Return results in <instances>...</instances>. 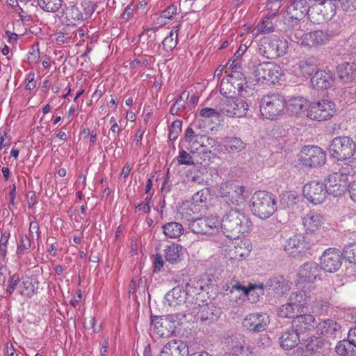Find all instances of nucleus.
<instances>
[{
	"label": "nucleus",
	"instance_id": "nucleus-53",
	"mask_svg": "<svg viewBox=\"0 0 356 356\" xmlns=\"http://www.w3.org/2000/svg\"><path fill=\"white\" fill-rule=\"evenodd\" d=\"M243 76L241 74H238V72H234L232 74L229 78L227 79V83H225L224 80L222 81V85L224 86L225 84L228 85L230 83L235 88L237 89L238 93H241L243 90L244 81L242 79H240L239 82L236 81L237 77Z\"/></svg>",
	"mask_w": 356,
	"mask_h": 356
},
{
	"label": "nucleus",
	"instance_id": "nucleus-1",
	"mask_svg": "<svg viewBox=\"0 0 356 356\" xmlns=\"http://www.w3.org/2000/svg\"><path fill=\"white\" fill-rule=\"evenodd\" d=\"M252 226L249 217L238 209L227 211L220 220V230L230 238H238L240 234L248 232Z\"/></svg>",
	"mask_w": 356,
	"mask_h": 356
},
{
	"label": "nucleus",
	"instance_id": "nucleus-30",
	"mask_svg": "<svg viewBox=\"0 0 356 356\" xmlns=\"http://www.w3.org/2000/svg\"><path fill=\"white\" fill-rule=\"evenodd\" d=\"M309 102L303 97H293L286 100L285 111L291 114H300L309 106Z\"/></svg>",
	"mask_w": 356,
	"mask_h": 356
},
{
	"label": "nucleus",
	"instance_id": "nucleus-29",
	"mask_svg": "<svg viewBox=\"0 0 356 356\" xmlns=\"http://www.w3.org/2000/svg\"><path fill=\"white\" fill-rule=\"evenodd\" d=\"M290 289L289 282L283 277H273L266 283V290L273 292L278 296H283Z\"/></svg>",
	"mask_w": 356,
	"mask_h": 356
},
{
	"label": "nucleus",
	"instance_id": "nucleus-51",
	"mask_svg": "<svg viewBox=\"0 0 356 356\" xmlns=\"http://www.w3.org/2000/svg\"><path fill=\"white\" fill-rule=\"evenodd\" d=\"M251 351L249 346L245 345H237L232 348L229 352L225 353L223 356H250Z\"/></svg>",
	"mask_w": 356,
	"mask_h": 356
},
{
	"label": "nucleus",
	"instance_id": "nucleus-42",
	"mask_svg": "<svg viewBox=\"0 0 356 356\" xmlns=\"http://www.w3.org/2000/svg\"><path fill=\"white\" fill-rule=\"evenodd\" d=\"M316 327L321 334L332 335L339 330V325L335 321L327 319L321 322Z\"/></svg>",
	"mask_w": 356,
	"mask_h": 356
},
{
	"label": "nucleus",
	"instance_id": "nucleus-16",
	"mask_svg": "<svg viewBox=\"0 0 356 356\" xmlns=\"http://www.w3.org/2000/svg\"><path fill=\"white\" fill-rule=\"evenodd\" d=\"M325 186L328 194L334 197L341 196L347 186L348 175L345 172H336L330 174L325 179Z\"/></svg>",
	"mask_w": 356,
	"mask_h": 356
},
{
	"label": "nucleus",
	"instance_id": "nucleus-26",
	"mask_svg": "<svg viewBox=\"0 0 356 356\" xmlns=\"http://www.w3.org/2000/svg\"><path fill=\"white\" fill-rule=\"evenodd\" d=\"M293 328L300 334L312 330L316 325V319L311 314L297 315L293 320Z\"/></svg>",
	"mask_w": 356,
	"mask_h": 356
},
{
	"label": "nucleus",
	"instance_id": "nucleus-21",
	"mask_svg": "<svg viewBox=\"0 0 356 356\" xmlns=\"http://www.w3.org/2000/svg\"><path fill=\"white\" fill-rule=\"evenodd\" d=\"M269 321V316L267 314L253 313L244 318L243 325L250 331L259 332L266 329Z\"/></svg>",
	"mask_w": 356,
	"mask_h": 356
},
{
	"label": "nucleus",
	"instance_id": "nucleus-12",
	"mask_svg": "<svg viewBox=\"0 0 356 356\" xmlns=\"http://www.w3.org/2000/svg\"><path fill=\"white\" fill-rule=\"evenodd\" d=\"M179 314L154 316L151 317V327L159 336L163 337L173 332L179 325Z\"/></svg>",
	"mask_w": 356,
	"mask_h": 356
},
{
	"label": "nucleus",
	"instance_id": "nucleus-8",
	"mask_svg": "<svg viewBox=\"0 0 356 356\" xmlns=\"http://www.w3.org/2000/svg\"><path fill=\"white\" fill-rule=\"evenodd\" d=\"M336 13V6L332 0L313 2L309 18L314 24H321L330 20Z\"/></svg>",
	"mask_w": 356,
	"mask_h": 356
},
{
	"label": "nucleus",
	"instance_id": "nucleus-3",
	"mask_svg": "<svg viewBox=\"0 0 356 356\" xmlns=\"http://www.w3.org/2000/svg\"><path fill=\"white\" fill-rule=\"evenodd\" d=\"M276 200L274 195L266 191H257L251 198L252 213L261 219H266L276 210Z\"/></svg>",
	"mask_w": 356,
	"mask_h": 356
},
{
	"label": "nucleus",
	"instance_id": "nucleus-50",
	"mask_svg": "<svg viewBox=\"0 0 356 356\" xmlns=\"http://www.w3.org/2000/svg\"><path fill=\"white\" fill-rule=\"evenodd\" d=\"M188 310L186 314H181L183 317L186 318L187 316H191L187 318L188 321H198V316L200 314V308H202V305L197 302H191L190 305H187Z\"/></svg>",
	"mask_w": 356,
	"mask_h": 356
},
{
	"label": "nucleus",
	"instance_id": "nucleus-62",
	"mask_svg": "<svg viewBox=\"0 0 356 356\" xmlns=\"http://www.w3.org/2000/svg\"><path fill=\"white\" fill-rule=\"evenodd\" d=\"M200 137L198 135H195L194 131L191 128H188L186 131L185 138L189 145H193L198 143V140Z\"/></svg>",
	"mask_w": 356,
	"mask_h": 356
},
{
	"label": "nucleus",
	"instance_id": "nucleus-27",
	"mask_svg": "<svg viewBox=\"0 0 356 356\" xmlns=\"http://www.w3.org/2000/svg\"><path fill=\"white\" fill-rule=\"evenodd\" d=\"M334 81L333 74L330 71H316L311 78V83L316 89H327Z\"/></svg>",
	"mask_w": 356,
	"mask_h": 356
},
{
	"label": "nucleus",
	"instance_id": "nucleus-64",
	"mask_svg": "<svg viewBox=\"0 0 356 356\" xmlns=\"http://www.w3.org/2000/svg\"><path fill=\"white\" fill-rule=\"evenodd\" d=\"M346 161L347 163H346V164L347 165L348 172H356V151L354 156L350 157V159H347Z\"/></svg>",
	"mask_w": 356,
	"mask_h": 356
},
{
	"label": "nucleus",
	"instance_id": "nucleus-39",
	"mask_svg": "<svg viewBox=\"0 0 356 356\" xmlns=\"http://www.w3.org/2000/svg\"><path fill=\"white\" fill-rule=\"evenodd\" d=\"M38 284L37 282H33L29 277H26L21 282L18 287V292L22 296L31 297L35 293Z\"/></svg>",
	"mask_w": 356,
	"mask_h": 356
},
{
	"label": "nucleus",
	"instance_id": "nucleus-4",
	"mask_svg": "<svg viewBox=\"0 0 356 356\" xmlns=\"http://www.w3.org/2000/svg\"><path fill=\"white\" fill-rule=\"evenodd\" d=\"M286 99L280 93L264 95L260 100V113L264 118L277 120L285 113Z\"/></svg>",
	"mask_w": 356,
	"mask_h": 356
},
{
	"label": "nucleus",
	"instance_id": "nucleus-18",
	"mask_svg": "<svg viewBox=\"0 0 356 356\" xmlns=\"http://www.w3.org/2000/svg\"><path fill=\"white\" fill-rule=\"evenodd\" d=\"M234 246L229 250L228 264L238 266V262L249 256L252 245L248 239L234 238Z\"/></svg>",
	"mask_w": 356,
	"mask_h": 356
},
{
	"label": "nucleus",
	"instance_id": "nucleus-40",
	"mask_svg": "<svg viewBox=\"0 0 356 356\" xmlns=\"http://www.w3.org/2000/svg\"><path fill=\"white\" fill-rule=\"evenodd\" d=\"M270 40L275 57L283 56L286 53L289 48V43L285 38L273 37Z\"/></svg>",
	"mask_w": 356,
	"mask_h": 356
},
{
	"label": "nucleus",
	"instance_id": "nucleus-63",
	"mask_svg": "<svg viewBox=\"0 0 356 356\" xmlns=\"http://www.w3.org/2000/svg\"><path fill=\"white\" fill-rule=\"evenodd\" d=\"M11 143V138L4 131L3 134L0 131V149L10 146Z\"/></svg>",
	"mask_w": 356,
	"mask_h": 356
},
{
	"label": "nucleus",
	"instance_id": "nucleus-36",
	"mask_svg": "<svg viewBox=\"0 0 356 356\" xmlns=\"http://www.w3.org/2000/svg\"><path fill=\"white\" fill-rule=\"evenodd\" d=\"M336 351L343 356H356V347L348 338L340 341L336 346Z\"/></svg>",
	"mask_w": 356,
	"mask_h": 356
},
{
	"label": "nucleus",
	"instance_id": "nucleus-44",
	"mask_svg": "<svg viewBox=\"0 0 356 356\" xmlns=\"http://www.w3.org/2000/svg\"><path fill=\"white\" fill-rule=\"evenodd\" d=\"M31 246L30 238L26 234H22L17 240L16 256L20 259Z\"/></svg>",
	"mask_w": 356,
	"mask_h": 356
},
{
	"label": "nucleus",
	"instance_id": "nucleus-20",
	"mask_svg": "<svg viewBox=\"0 0 356 356\" xmlns=\"http://www.w3.org/2000/svg\"><path fill=\"white\" fill-rule=\"evenodd\" d=\"M314 0H293L287 8V13L289 17L293 19L291 28L296 26V24H300V20L306 15H309L310 8Z\"/></svg>",
	"mask_w": 356,
	"mask_h": 356
},
{
	"label": "nucleus",
	"instance_id": "nucleus-41",
	"mask_svg": "<svg viewBox=\"0 0 356 356\" xmlns=\"http://www.w3.org/2000/svg\"><path fill=\"white\" fill-rule=\"evenodd\" d=\"M276 13H272L267 16L257 25V31L260 34L270 33L274 31V22L273 19L275 18Z\"/></svg>",
	"mask_w": 356,
	"mask_h": 356
},
{
	"label": "nucleus",
	"instance_id": "nucleus-6",
	"mask_svg": "<svg viewBox=\"0 0 356 356\" xmlns=\"http://www.w3.org/2000/svg\"><path fill=\"white\" fill-rule=\"evenodd\" d=\"M336 112L335 103L328 99H323L309 104L307 116L312 120L323 122L332 118Z\"/></svg>",
	"mask_w": 356,
	"mask_h": 356
},
{
	"label": "nucleus",
	"instance_id": "nucleus-25",
	"mask_svg": "<svg viewBox=\"0 0 356 356\" xmlns=\"http://www.w3.org/2000/svg\"><path fill=\"white\" fill-rule=\"evenodd\" d=\"M161 356H189L186 343L180 340H170L161 350Z\"/></svg>",
	"mask_w": 356,
	"mask_h": 356
},
{
	"label": "nucleus",
	"instance_id": "nucleus-9",
	"mask_svg": "<svg viewBox=\"0 0 356 356\" xmlns=\"http://www.w3.org/2000/svg\"><path fill=\"white\" fill-rule=\"evenodd\" d=\"M95 8V5L90 0H84L79 6L73 5L66 8L64 15L70 23L80 22L89 19Z\"/></svg>",
	"mask_w": 356,
	"mask_h": 356
},
{
	"label": "nucleus",
	"instance_id": "nucleus-57",
	"mask_svg": "<svg viewBox=\"0 0 356 356\" xmlns=\"http://www.w3.org/2000/svg\"><path fill=\"white\" fill-rule=\"evenodd\" d=\"M177 159L179 165H192L194 164L191 155L184 149L179 151Z\"/></svg>",
	"mask_w": 356,
	"mask_h": 356
},
{
	"label": "nucleus",
	"instance_id": "nucleus-49",
	"mask_svg": "<svg viewBox=\"0 0 356 356\" xmlns=\"http://www.w3.org/2000/svg\"><path fill=\"white\" fill-rule=\"evenodd\" d=\"M197 210L198 209L195 204L186 202L181 207L179 213L181 216V218L186 219L190 222L192 220L191 218L197 211Z\"/></svg>",
	"mask_w": 356,
	"mask_h": 356
},
{
	"label": "nucleus",
	"instance_id": "nucleus-35",
	"mask_svg": "<svg viewBox=\"0 0 356 356\" xmlns=\"http://www.w3.org/2000/svg\"><path fill=\"white\" fill-rule=\"evenodd\" d=\"M163 232L170 238H177L184 233V228L181 223L170 222L162 226Z\"/></svg>",
	"mask_w": 356,
	"mask_h": 356
},
{
	"label": "nucleus",
	"instance_id": "nucleus-24",
	"mask_svg": "<svg viewBox=\"0 0 356 356\" xmlns=\"http://www.w3.org/2000/svg\"><path fill=\"white\" fill-rule=\"evenodd\" d=\"M321 269L316 262L309 261L305 263L299 269L298 282L302 283L314 282L317 278H319L321 272Z\"/></svg>",
	"mask_w": 356,
	"mask_h": 356
},
{
	"label": "nucleus",
	"instance_id": "nucleus-5",
	"mask_svg": "<svg viewBox=\"0 0 356 356\" xmlns=\"http://www.w3.org/2000/svg\"><path fill=\"white\" fill-rule=\"evenodd\" d=\"M356 143L349 136L335 137L329 147L330 157L340 161H345L355 154Z\"/></svg>",
	"mask_w": 356,
	"mask_h": 356
},
{
	"label": "nucleus",
	"instance_id": "nucleus-43",
	"mask_svg": "<svg viewBox=\"0 0 356 356\" xmlns=\"http://www.w3.org/2000/svg\"><path fill=\"white\" fill-rule=\"evenodd\" d=\"M257 53L266 58H275L274 51L272 48L271 40L268 38H263L258 44Z\"/></svg>",
	"mask_w": 356,
	"mask_h": 356
},
{
	"label": "nucleus",
	"instance_id": "nucleus-23",
	"mask_svg": "<svg viewBox=\"0 0 356 356\" xmlns=\"http://www.w3.org/2000/svg\"><path fill=\"white\" fill-rule=\"evenodd\" d=\"M325 222L324 216L314 211H309L302 218V224L305 230V234L317 233Z\"/></svg>",
	"mask_w": 356,
	"mask_h": 356
},
{
	"label": "nucleus",
	"instance_id": "nucleus-47",
	"mask_svg": "<svg viewBox=\"0 0 356 356\" xmlns=\"http://www.w3.org/2000/svg\"><path fill=\"white\" fill-rule=\"evenodd\" d=\"M178 31L179 26H177L175 30H172L169 35L163 39L162 44L166 51H171L177 46Z\"/></svg>",
	"mask_w": 356,
	"mask_h": 356
},
{
	"label": "nucleus",
	"instance_id": "nucleus-33",
	"mask_svg": "<svg viewBox=\"0 0 356 356\" xmlns=\"http://www.w3.org/2000/svg\"><path fill=\"white\" fill-rule=\"evenodd\" d=\"M308 299L309 296L305 291H299L292 293L288 301L298 313H301L306 307Z\"/></svg>",
	"mask_w": 356,
	"mask_h": 356
},
{
	"label": "nucleus",
	"instance_id": "nucleus-34",
	"mask_svg": "<svg viewBox=\"0 0 356 356\" xmlns=\"http://www.w3.org/2000/svg\"><path fill=\"white\" fill-rule=\"evenodd\" d=\"M339 78L344 82H349L356 77V64L354 63H346L341 64L337 67Z\"/></svg>",
	"mask_w": 356,
	"mask_h": 356
},
{
	"label": "nucleus",
	"instance_id": "nucleus-19",
	"mask_svg": "<svg viewBox=\"0 0 356 356\" xmlns=\"http://www.w3.org/2000/svg\"><path fill=\"white\" fill-rule=\"evenodd\" d=\"M245 188L234 183H223L220 187V195L227 198V202L238 205L245 201Z\"/></svg>",
	"mask_w": 356,
	"mask_h": 356
},
{
	"label": "nucleus",
	"instance_id": "nucleus-7",
	"mask_svg": "<svg viewBox=\"0 0 356 356\" xmlns=\"http://www.w3.org/2000/svg\"><path fill=\"white\" fill-rule=\"evenodd\" d=\"M253 74L257 81L278 82L284 75V70L280 65L272 62H262L254 64Z\"/></svg>",
	"mask_w": 356,
	"mask_h": 356
},
{
	"label": "nucleus",
	"instance_id": "nucleus-61",
	"mask_svg": "<svg viewBox=\"0 0 356 356\" xmlns=\"http://www.w3.org/2000/svg\"><path fill=\"white\" fill-rule=\"evenodd\" d=\"M51 38L52 40H55L58 44H65L70 42L71 37L68 34H65L62 32H58L54 34Z\"/></svg>",
	"mask_w": 356,
	"mask_h": 356
},
{
	"label": "nucleus",
	"instance_id": "nucleus-56",
	"mask_svg": "<svg viewBox=\"0 0 356 356\" xmlns=\"http://www.w3.org/2000/svg\"><path fill=\"white\" fill-rule=\"evenodd\" d=\"M181 131V121H174L169 128V138L175 140Z\"/></svg>",
	"mask_w": 356,
	"mask_h": 356
},
{
	"label": "nucleus",
	"instance_id": "nucleus-58",
	"mask_svg": "<svg viewBox=\"0 0 356 356\" xmlns=\"http://www.w3.org/2000/svg\"><path fill=\"white\" fill-rule=\"evenodd\" d=\"M221 115L220 111H218L211 108H204L200 111V115L204 118H218Z\"/></svg>",
	"mask_w": 356,
	"mask_h": 356
},
{
	"label": "nucleus",
	"instance_id": "nucleus-11",
	"mask_svg": "<svg viewBox=\"0 0 356 356\" xmlns=\"http://www.w3.org/2000/svg\"><path fill=\"white\" fill-rule=\"evenodd\" d=\"M300 161L301 164L306 167H320L325 163L326 154L318 146L307 145L300 151Z\"/></svg>",
	"mask_w": 356,
	"mask_h": 356
},
{
	"label": "nucleus",
	"instance_id": "nucleus-37",
	"mask_svg": "<svg viewBox=\"0 0 356 356\" xmlns=\"http://www.w3.org/2000/svg\"><path fill=\"white\" fill-rule=\"evenodd\" d=\"M224 146L227 151L230 153H237L245 147V143L237 137L226 138L223 140Z\"/></svg>",
	"mask_w": 356,
	"mask_h": 356
},
{
	"label": "nucleus",
	"instance_id": "nucleus-17",
	"mask_svg": "<svg viewBox=\"0 0 356 356\" xmlns=\"http://www.w3.org/2000/svg\"><path fill=\"white\" fill-rule=\"evenodd\" d=\"M342 263V254L337 248L326 249L320 258L321 268L328 273H334L339 270Z\"/></svg>",
	"mask_w": 356,
	"mask_h": 356
},
{
	"label": "nucleus",
	"instance_id": "nucleus-54",
	"mask_svg": "<svg viewBox=\"0 0 356 356\" xmlns=\"http://www.w3.org/2000/svg\"><path fill=\"white\" fill-rule=\"evenodd\" d=\"M21 283L19 275L17 273L13 275L8 281L6 293L12 295L15 290L18 291V287Z\"/></svg>",
	"mask_w": 356,
	"mask_h": 356
},
{
	"label": "nucleus",
	"instance_id": "nucleus-46",
	"mask_svg": "<svg viewBox=\"0 0 356 356\" xmlns=\"http://www.w3.org/2000/svg\"><path fill=\"white\" fill-rule=\"evenodd\" d=\"M200 314L198 316V321H213L217 320L218 315L215 314L213 312V307L209 306L208 305H202V308H200Z\"/></svg>",
	"mask_w": 356,
	"mask_h": 356
},
{
	"label": "nucleus",
	"instance_id": "nucleus-28",
	"mask_svg": "<svg viewBox=\"0 0 356 356\" xmlns=\"http://www.w3.org/2000/svg\"><path fill=\"white\" fill-rule=\"evenodd\" d=\"M188 292L181 286L173 288L165 294V300L170 307H176L186 302Z\"/></svg>",
	"mask_w": 356,
	"mask_h": 356
},
{
	"label": "nucleus",
	"instance_id": "nucleus-59",
	"mask_svg": "<svg viewBox=\"0 0 356 356\" xmlns=\"http://www.w3.org/2000/svg\"><path fill=\"white\" fill-rule=\"evenodd\" d=\"M177 7L175 4L169 5L161 13V17L171 19L177 14Z\"/></svg>",
	"mask_w": 356,
	"mask_h": 356
},
{
	"label": "nucleus",
	"instance_id": "nucleus-2",
	"mask_svg": "<svg viewBox=\"0 0 356 356\" xmlns=\"http://www.w3.org/2000/svg\"><path fill=\"white\" fill-rule=\"evenodd\" d=\"M289 35L292 40L306 47H316L327 44L332 38V33L327 30H316L305 33L301 29V24L289 28Z\"/></svg>",
	"mask_w": 356,
	"mask_h": 356
},
{
	"label": "nucleus",
	"instance_id": "nucleus-52",
	"mask_svg": "<svg viewBox=\"0 0 356 356\" xmlns=\"http://www.w3.org/2000/svg\"><path fill=\"white\" fill-rule=\"evenodd\" d=\"M298 314L289 301L277 309V315L280 318H292Z\"/></svg>",
	"mask_w": 356,
	"mask_h": 356
},
{
	"label": "nucleus",
	"instance_id": "nucleus-55",
	"mask_svg": "<svg viewBox=\"0 0 356 356\" xmlns=\"http://www.w3.org/2000/svg\"><path fill=\"white\" fill-rule=\"evenodd\" d=\"M343 252L345 257L350 263H356V242L346 245Z\"/></svg>",
	"mask_w": 356,
	"mask_h": 356
},
{
	"label": "nucleus",
	"instance_id": "nucleus-31",
	"mask_svg": "<svg viewBox=\"0 0 356 356\" xmlns=\"http://www.w3.org/2000/svg\"><path fill=\"white\" fill-rule=\"evenodd\" d=\"M300 342V334L295 329L287 330L284 332L280 338V343L282 348L290 350L295 348Z\"/></svg>",
	"mask_w": 356,
	"mask_h": 356
},
{
	"label": "nucleus",
	"instance_id": "nucleus-60",
	"mask_svg": "<svg viewBox=\"0 0 356 356\" xmlns=\"http://www.w3.org/2000/svg\"><path fill=\"white\" fill-rule=\"evenodd\" d=\"M341 7L346 11H353L356 9V0H339Z\"/></svg>",
	"mask_w": 356,
	"mask_h": 356
},
{
	"label": "nucleus",
	"instance_id": "nucleus-10",
	"mask_svg": "<svg viewBox=\"0 0 356 356\" xmlns=\"http://www.w3.org/2000/svg\"><path fill=\"white\" fill-rule=\"evenodd\" d=\"M249 106L246 102L236 97H228L221 100L220 111L221 115L229 118H242L245 116Z\"/></svg>",
	"mask_w": 356,
	"mask_h": 356
},
{
	"label": "nucleus",
	"instance_id": "nucleus-14",
	"mask_svg": "<svg viewBox=\"0 0 356 356\" xmlns=\"http://www.w3.org/2000/svg\"><path fill=\"white\" fill-rule=\"evenodd\" d=\"M314 242L307 235L298 234L287 238L284 243V251L293 257L302 255L309 250Z\"/></svg>",
	"mask_w": 356,
	"mask_h": 356
},
{
	"label": "nucleus",
	"instance_id": "nucleus-22",
	"mask_svg": "<svg viewBox=\"0 0 356 356\" xmlns=\"http://www.w3.org/2000/svg\"><path fill=\"white\" fill-rule=\"evenodd\" d=\"M234 290L241 291L243 296L246 297L251 302H257L259 298L264 295L266 284H250L248 287H245L243 286L240 283L237 282L232 286L230 291L231 293H233Z\"/></svg>",
	"mask_w": 356,
	"mask_h": 356
},
{
	"label": "nucleus",
	"instance_id": "nucleus-15",
	"mask_svg": "<svg viewBox=\"0 0 356 356\" xmlns=\"http://www.w3.org/2000/svg\"><path fill=\"white\" fill-rule=\"evenodd\" d=\"M304 197L314 205L322 204L328 194L324 183L318 181H312L303 187Z\"/></svg>",
	"mask_w": 356,
	"mask_h": 356
},
{
	"label": "nucleus",
	"instance_id": "nucleus-48",
	"mask_svg": "<svg viewBox=\"0 0 356 356\" xmlns=\"http://www.w3.org/2000/svg\"><path fill=\"white\" fill-rule=\"evenodd\" d=\"M10 235V231L8 228L1 230L0 237V258L1 259H5L6 257L8 244Z\"/></svg>",
	"mask_w": 356,
	"mask_h": 356
},
{
	"label": "nucleus",
	"instance_id": "nucleus-45",
	"mask_svg": "<svg viewBox=\"0 0 356 356\" xmlns=\"http://www.w3.org/2000/svg\"><path fill=\"white\" fill-rule=\"evenodd\" d=\"M63 0H38L40 7L47 12L56 13L62 6Z\"/></svg>",
	"mask_w": 356,
	"mask_h": 356
},
{
	"label": "nucleus",
	"instance_id": "nucleus-13",
	"mask_svg": "<svg viewBox=\"0 0 356 356\" xmlns=\"http://www.w3.org/2000/svg\"><path fill=\"white\" fill-rule=\"evenodd\" d=\"M188 228L195 234H215L220 232V220L213 216L197 218L188 223Z\"/></svg>",
	"mask_w": 356,
	"mask_h": 356
},
{
	"label": "nucleus",
	"instance_id": "nucleus-38",
	"mask_svg": "<svg viewBox=\"0 0 356 356\" xmlns=\"http://www.w3.org/2000/svg\"><path fill=\"white\" fill-rule=\"evenodd\" d=\"M296 70H298L299 75L304 77L309 76L316 70V64L313 59L308 58L300 60L296 66Z\"/></svg>",
	"mask_w": 356,
	"mask_h": 356
},
{
	"label": "nucleus",
	"instance_id": "nucleus-32",
	"mask_svg": "<svg viewBox=\"0 0 356 356\" xmlns=\"http://www.w3.org/2000/svg\"><path fill=\"white\" fill-rule=\"evenodd\" d=\"M164 253L167 261L171 264H177L182 259L184 249L179 244L172 243L165 248Z\"/></svg>",
	"mask_w": 356,
	"mask_h": 356
}]
</instances>
